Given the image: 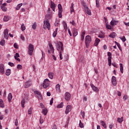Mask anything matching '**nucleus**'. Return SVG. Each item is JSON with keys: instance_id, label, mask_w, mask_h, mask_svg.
I'll use <instances>...</instances> for the list:
<instances>
[{"instance_id": "obj_1", "label": "nucleus", "mask_w": 129, "mask_h": 129, "mask_svg": "<svg viewBox=\"0 0 129 129\" xmlns=\"http://www.w3.org/2000/svg\"><path fill=\"white\" fill-rule=\"evenodd\" d=\"M55 46L56 49L59 52V58L60 60H62V59H63V57L62 56V53L64 52L63 43L61 42H58L57 43H56Z\"/></svg>"}, {"instance_id": "obj_2", "label": "nucleus", "mask_w": 129, "mask_h": 129, "mask_svg": "<svg viewBox=\"0 0 129 129\" xmlns=\"http://www.w3.org/2000/svg\"><path fill=\"white\" fill-rule=\"evenodd\" d=\"M90 43H91V37L89 35H87L85 37V44L87 48L89 47Z\"/></svg>"}, {"instance_id": "obj_3", "label": "nucleus", "mask_w": 129, "mask_h": 129, "mask_svg": "<svg viewBox=\"0 0 129 129\" xmlns=\"http://www.w3.org/2000/svg\"><path fill=\"white\" fill-rule=\"evenodd\" d=\"M50 27L51 25H50V22H49V20L44 21L43 29H44V30H46V29L50 30Z\"/></svg>"}, {"instance_id": "obj_4", "label": "nucleus", "mask_w": 129, "mask_h": 129, "mask_svg": "<svg viewBox=\"0 0 129 129\" xmlns=\"http://www.w3.org/2000/svg\"><path fill=\"white\" fill-rule=\"evenodd\" d=\"M33 52H34V45L31 43H30L28 46L29 55H30V56H32V55H33Z\"/></svg>"}, {"instance_id": "obj_5", "label": "nucleus", "mask_w": 129, "mask_h": 129, "mask_svg": "<svg viewBox=\"0 0 129 129\" xmlns=\"http://www.w3.org/2000/svg\"><path fill=\"white\" fill-rule=\"evenodd\" d=\"M58 18L60 19L62 18V13H63V9L62 8V6L61 4L58 5Z\"/></svg>"}, {"instance_id": "obj_6", "label": "nucleus", "mask_w": 129, "mask_h": 129, "mask_svg": "<svg viewBox=\"0 0 129 129\" xmlns=\"http://www.w3.org/2000/svg\"><path fill=\"white\" fill-rule=\"evenodd\" d=\"M50 85V81H49V79H46L45 80H44V81H43V88H47V87H49Z\"/></svg>"}, {"instance_id": "obj_7", "label": "nucleus", "mask_w": 129, "mask_h": 129, "mask_svg": "<svg viewBox=\"0 0 129 129\" xmlns=\"http://www.w3.org/2000/svg\"><path fill=\"white\" fill-rule=\"evenodd\" d=\"M71 98V94H70V93L67 92L64 95V99L67 101H69V100H70Z\"/></svg>"}, {"instance_id": "obj_8", "label": "nucleus", "mask_w": 129, "mask_h": 129, "mask_svg": "<svg viewBox=\"0 0 129 129\" xmlns=\"http://www.w3.org/2000/svg\"><path fill=\"white\" fill-rule=\"evenodd\" d=\"M0 73L5 74V64L4 63H0Z\"/></svg>"}, {"instance_id": "obj_9", "label": "nucleus", "mask_w": 129, "mask_h": 129, "mask_svg": "<svg viewBox=\"0 0 129 129\" xmlns=\"http://www.w3.org/2000/svg\"><path fill=\"white\" fill-rule=\"evenodd\" d=\"M111 83L112 85H113L114 86H116V84H117V82L116 81V77L114 76L112 77Z\"/></svg>"}, {"instance_id": "obj_10", "label": "nucleus", "mask_w": 129, "mask_h": 129, "mask_svg": "<svg viewBox=\"0 0 129 129\" xmlns=\"http://www.w3.org/2000/svg\"><path fill=\"white\" fill-rule=\"evenodd\" d=\"M90 86L91 88H92V90L93 91H95V92H98L99 91V89L97 87H95L93 84H90Z\"/></svg>"}, {"instance_id": "obj_11", "label": "nucleus", "mask_w": 129, "mask_h": 129, "mask_svg": "<svg viewBox=\"0 0 129 129\" xmlns=\"http://www.w3.org/2000/svg\"><path fill=\"white\" fill-rule=\"evenodd\" d=\"M4 35L5 38L8 40V39L9 38V30H8V29L5 30Z\"/></svg>"}, {"instance_id": "obj_12", "label": "nucleus", "mask_w": 129, "mask_h": 129, "mask_svg": "<svg viewBox=\"0 0 129 129\" xmlns=\"http://www.w3.org/2000/svg\"><path fill=\"white\" fill-rule=\"evenodd\" d=\"M31 85H32V82H31V80H29L27 82H25L24 87L25 88H28L30 87Z\"/></svg>"}, {"instance_id": "obj_13", "label": "nucleus", "mask_w": 129, "mask_h": 129, "mask_svg": "<svg viewBox=\"0 0 129 129\" xmlns=\"http://www.w3.org/2000/svg\"><path fill=\"white\" fill-rule=\"evenodd\" d=\"M118 23V21H116L112 18V20L110 22V25H111V26H116Z\"/></svg>"}, {"instance_id": "obj_14", "label": "nucleus", "mask_w": 129, "mask_h": 129, "mask_svg": "<svg viewBox=\"0 0 129 129\" xmlns=\"http://www.w3.org/2000/svg\"><path fill=\"white\" fill-rule=\"evenodd\" d=\"M50 8H51V9H52V10L53 12H55L56 5L52 1H50Z\"/></svg>"}, {"instance_id": "obj_15", "label": "nucleus", "mask_w": 129, "mask_h": 129, "mask_svg": "<svg viewBox=\"0 0 129 129\" xmlns=\"http://www.w3.org/2000/svg\"><path fill=\"white\" fill-rule=\"evenodd\" d=\"M71 106L70 105L67 106L66 110L65 111L66 114H68L71 111Z\"/></svg>"}, {"instance_id": "obj_16", "label": "nucleus", "mask_w": 129, "mask_h": 129, "mask_svg": "<svg viewBox=\"0 0 129 129\" xmlns=\"http://www.w3.org/2000/svg\"><path fill=\"white\" fill-rule=\"evenodd\" d=\"M34 94H35V95H37L38 96H39V97H38L39 99H42V96L41 95V92L39 91H35L34 92Z\"/></svg>"}, {"instance_id": "obj_17", "label": "nucleus", "mask_w": 129, "mask_h": 129, "mask_svg": "<svg viewBox=\"0 0 129 129\" xmlns=\"http://www.w3.org/2000/svg\"><path fill=\"white\" fill-rule=\"evenodd\" d=\"M29 97L27 96L26 98H24L22 101H21V105L22 107H25V102H26V99L27 100H28Z\"/></svg>"}, {"instance_id": "obj_18", "label": "nucleus", "mask_w": 129, "mask_h": 129, "mask_svg": "<svg viewBox=\"0 0 129 129\" xmlns=\"http://www.w3.org/2000/svg\"><path fill=\"white\" fill-rule=\"evenodd\" d=\"M8 99L9 102H12V99H13V95L10 93L8 96Z\"/></svg>"}, {"instance_id": "obj_19", "label": "nucleus", "mask_w": 129, "mask_h": 129, "mask_svg": "<svg viewBox=\"0 0 129 129\" xmlns=\"http://www.w3.org/2000/svg\"><path fill=\"white\" fill-rule=\"evenodd\" d=\"M99 42H100V39H99V38H96L95 40V43L94 44V46H95V47H97L98 44H99Z\"/></svg>"}, {"instance_id": "obj_20", "label": "nucleus", "mask_w": 129, "mask_h": 129, "mask_svg": "<svg viewBox=\"0 0 129 129\" xmlns=\"http://www.w3.org/2000/svg\"><path fill=\"white\" fill-rule=\"evenodd\" d=\"M48 46L50 49V51L52 52V53H54L55 49H54V47H53V45L51 43L48 44Z\"/></svg>"}, {"instance_id": "obj_21", "label": "nucleus", "mask_w": 129, "mask_h": 129, "mask_svg": "<svg viewBox=\"0 0 129 129\" xmlns=\"http://www.w3.org/2000/svg\"><path fill=\"white\" fill-rule=\"evenodd\" d=\"M85 11L87 13V15H89V16H91V11L89 9H88V7H86L85 9Z\"/></svg>"}, {"instance_id": "obj_22", "label": "nucleus", "mask_w": 129, "mask_h": 129, "mask_svg": "<svg viewBox=\"0 0 129 129\" xmlns=\"http://www.w3.org/2000/svg\"><path fill=\"white\" fill-rule=\"evenodd\" d=\"M19 57H20V54H19L18 53H16V55L15 56V58L16 60L18 61V62H21V59H20V58H19Z\"/></svg>"}, {"instance_id": "obj_23", "label": "nucleus", "mask_w": 129, "mask_h": 129, "mask_svg": "<svg viewBox=\"0 0 129 129\" xmlns=\"http://www.w3.org/2000/svg\"><path fill=\"white\" fill-rule=\"evenodd\" d=\"M58 33V28H56L55 30L54 31V32L52 34V36L53 38H55L56 36H57V34Z\"/></svg>"}, {"instance_id": "obj_24", "label": "nucleus", "mask_w": 129, "mask_h": 129, "mask_svg": "<svg viewBox=\"0 0 129 129\" xmlns=\"http://www.w3.org/2000/svg\"><path fill=\"white\" fill-rule=\"evenodd\" d=\"M48 76L50 79H53V77H54V73L52 72L49 73L48 74Z\"/></svg>"}, {"instance_id": "obj_25", "label": "nucleus", "mask_w": 129, "mask_h": 129, "mask_svg": "<svg viewBox=\"0 0 129 129\" xmlns=\"http://www.w3.org/2000/svg\"><path fill=\"white\" fill-rule=\"evenodd\" d=\"M42 113L44 114V115H47V113H48V110L47 108H44L42 110Z\"/></svg>"}, {"instance_id": "obj_26", "label": "nucleus", "mask_w": 129, "mask_h": 129, "mask_svg": "<svg viewBox=\"0 0 129 129\" xmlns=\"http://www.w3.org/2000/svg\"><path fill=\"white\" fill-rule=\"evenodd\" d=\"M109 37H110V38H112L113 39H114V38H115V37H116V34L115 33V32H113L109 35Z\"/></svg>"}, {"instance_id": "obj_27", "label": "nucleus", "mask_w": 129, "mask_h": 129, "mask_svg": "<svg viewBox=\"0 0 129 129\" xmlns=\"http://www.w3.org/2000/svg\"><path fill=\"white\" fill-rule=\"evenodd\" d=\"M72 13H74V4L73 3L71 4V14H72Z\"/></svg>"}, {"instance_id": "obj_28", "label": "nucleus", "mask_w": 129, "mask_h": 129, "mask_svg": "<svg viewBox=\"0 0 129 129\" xmlns=\"http://www.w3.org/2000/svg\"><path fill=\"white\" fill-rule=\"evenodd\" d=\"M100 123L104 128H106V124L105 123L104 121L101 120Z\"/></svg>"}, {"instance_id": "obj_29", "label": "nucleus", "mask_w": 129, "mask_h": 129, "mask_svg": "<svg viewBox=\"0 0 129 129\" xmlns=\"http://www.w3.org/2000/svg\"><path fill=\"white\" fill-rule=\"evenodd\" d=\"M9 20H11V17L5 16L4 18V22H8Z\"/></svg>"}, {"instance_id": "obj_30", "label": "nucleus", "mask_w": 129, "mask_h": 129, "mask_svg": "<svg viewBox=\"0 0 129 129\" xmlns=\"http://www.w3.org/2000/svg\"><path fill=\"white\" fill-rule=\"evenodd\" d=\"M22 6H23V4L22 3L18 4L16 7V11H19V10L21 9V7H22Z\"/></svg>"}, {"instance_id": "obj_31", "label": "nucleus", "mask_w": 129, "mask_h": 129, "mask_svg": "<svg viewBox=\"0 0 129 129\" xmlns=\"http://www.w3.org/2000/svg\"><path fill=\"white\" fill-rule=\"evenodd\" d=\"M6 75L7 76H10V75H11V69H8L6 70Z\"/></svg>"}, {"instance_id": "obj_32", "label": "nucleus", "mask_w": 129, "mask_h": 129, "mask_svg": "<svg viewBox=\"0 0 129 129\" xmlns=\"http://www.w3.org/2000/svg\"><path fill=\"white\" fill-rule=\"evenodd\" d=\"M0 107H1L2 108H4L5 107V104H4V101L3 100L0 99Z\"/></svg>"}, {"instance_id": "obj_33", "label": "nucleus", "mask_w": 129, "mask_h": 129, "mask_svg": "<svg viewBox=\"0 0 129 129\" xmlns=\"http://www.w3.org/2000/svg\"><path fill=\"white\" fill-rule=\"evenodd\" d=\"M55 88H56V91L57 92H60V85H59V84L56 85V86H55Z\"/></svg>"}, {"instance_id": "obj_34", "label": "nucleus", "mask_w": 129, "mask_h": 129, "mask_svg": "<svg viewBox=\"0 0 129 129\" xmlns=\"http://www.w3.org/2000/svg\"><path fill=\"white\" fill-rule=\"evenodd\" d=\"M78 35V32H77V29H74L73 31L74 37H76Z\"/></svg>"}, {"instance_id": "obj_35", "label": "nucleus", "mask_w": 129, "mask_h": 129, "mask_svg": "<svg viewBox=\"0 0 129 129\" xmlns=\"http://www.w3.org/2000/svg\"><path fill=\"white\" fill-rule=\"evenodd\" d=\"M62 24H63V27L65 31H67V29H68L67 24L64 21L63 22Z\"/></svg>"}, {"instance_id": "obj_36", "label": "nucleus", "mask_w": 129, "mask_h": 129, "mask_svg": "<svg viewBox=\"0 0 129 129\" xmlns=\"http://www.w3.org/2000/svg\"><path fill=\"white\" fill-rule=\"evenodd\" d=\"M119 66L121 73H123V67L122 66V63H120Z\"/></svg>"}, {"instance_id": "obj_37", "label": "nucleus", "mask_w": 129, "mask_h": 129, "mask_svg": "<svg viewBox=\"0 0 129 129\" xmlns=\"http://www.w3.org/2000/svg\"><path fill=\"white\" fill-rule=\"evenodd\" d=\"M84 36H85V32L84 31L81 34V40L82 41H84Z\"/></svg>"}, {"instance_id": "obj_38", "label": "nucleus", "mask_w": 129, "mask_h": 129, "mask_svg": "<svg viewBox=\"0 0 129 129\" xmlns=\"http://www.w3.org/2000/svg\"><path fill=\"white\" fill-rule=\"evenodd\" d=\"M64 106L63 102H61L57 106V108H62Z\"/></svg>"}, {"instance_id": "obj_39", "label": "nucleus", "mask_w": 129, "mask_h": 129, "mask_svg": "<svg viewBox=\"0 0 129 129\" xmlns=\"http://www.w3.org/2000/svg\"><path fill=\"white\" fill-rule=\"evenodd\" d=\"M117 121L118 122H119V123H121L122 121H123V117H121V118H118Z\"/></svg>"}, {"instance_id": "obj_40", "label": "nucleus", "mask_w": 129, "mask_h": 129, "mask_svg": "<svg viewBox=\"0 0 129 129\" xmlns=\"http://www.w3.org/2000/svg\"><path fill=\"white\" fill-rule=\"evenodd\" d=\"M108 61L109 66H111V56L108 57Z\"/></svg>"}, {"instance_id": "obj_41", "label": "nucleus", "mask_w": 129, "mask_h": 129, "mask_svg": "<svg viewBox=\"0 0 129 129\" xmlns=\"http://www.w3.org/2000/svg\"><path fill=\"white\" fill-rule=\"evenodd\" d=\"M81 114L83 117V118H85V112H84L83 110H81Z\"/></svg>"}, {"instance_id": "obj_42", "label": "nucleus", "mask_w": 129, "mask_h": 129, "mask_svg": "<svg viewBox=\"0 0 129 129\" xmlns=\"http://www.w3.org/2000/svg\"><path fill=\"white\" fill-rule=\"evenodd\" d=\"M5 44H6V41H5V40H2L1 41L0 45H1V46H5Z\"/></svg>"}, {"instance_id": "obj_43", "label": "nucleus", "mask_w": 129, "mask_h": 129, "mask_svg": "<svg viewBox=\"0 0 129 129\" xmlns=\"http://www.w3.org/2000/svg\"><path fill=\"white\" fill-rule=\"evenodd\" d=\"M21 30L22 31H24L25 30H26V26H25V24L23 23L21 25Z\"/></svg>"}, {"instance_id": "obj_44", "label": "nucleus", "mask_w": 129, "mask_h": 129, "mask_svg": "<svg viewBox=\"0 0 129 129\" xmlns=\"http://www.w3.org/2000/svg\"><path fill=\"white\" fill-rule=\"evenodd\" d=\"M96 7L97 8H99L100 4H99V0H96Z\"/></svg>"}, {"instance_id": "obj_45", "label": "nucleus", "mask_w": 129, "mask_h": 129, "mask_svg": "<svg viewBox=\"0 0 129 129\" xmlns=\"http://www.w3.org/2000/svg\"><path fill=\"white\" fill-rule=\"evenodd\" d=\"M32 29H33V30H36V29H37V23H34L33 24V25H32Z\"/></svg>"}, {"instance_id": "obj_46", "label": "nucleus", "mask_w": 129, "mask_h": 129, "mask_svg": "<svg viewBox=\"0 0 129 129\" xmlns=\"http://www.w3.org/2000/svg\"><path fill=\"white\" fill-rule=\"evenodd\" d=\"M1 9L3 12H7V8L5 6H1Z\"/></svg>"}, {"instance_id": "obj_47", "label": "nucleus", "mask_w": 129, "mask_h": 129, "mask_svg": "<svg viewBox=\"0 0 129 129\" xmlns=\"http://www.w3.org/2000/svg\"><path fill=\"white\" fill-rule=\"evenodd\" d=\"M22 68H23V67L21 64H18L17 66V69L18 70H21Z\"/></svg>"}, {"instance_id": "obj_48", "label": "nucleus", "mask_w": 129, "mask_h": 129, "mask_svg": "<svg viewBox=\"0 0 129 129\" xmlns=\"http://www.w3.org/2000/svg\"><path fill=\"white\" fill-rule=\"evenodd\" d=\"M15 124L16 126H18V125H19V120H18V119H16Z\"/></svg>"}, {"instance_id": "obj_49", "label": "nucleus", "mask_w": 129, "mask_h": 129, "mask_svg": "<svg viewBox=\"0 0 129 129\" xmlns=\"http://www.w3.org/2000/svg\"><path fill=\"white\" fill-rule=\"evenodd\" d=\"M32 110H33V109L32 108H30L28 110V114H32Z\"/></svg>"}, {"instance_id": "obj_50", "label": "nucleus", "mask_w": 129, "mask_h": 129, "mask_svg": "<svg viewBox=\"0 0 129 129\" xmlns=\"http://www.w3.org/2000/svg\"><path fill=\"white\" fill-rule=\"evenodd\" d=\"M80 127H81V128H83V127H84V125L81 122V120H80V123H79Z\"/></svg>"}, {"instance_id": "obj_51", "label": "nucleus", "mask_w": 129, "mask_h": 129, "mask_svg": "<svg viewBox=\"0 0 129 129\" xmlns=\"http://www.w3.org/2000/svg\"><path fill=\"white\" fill-rule=\"evenodd\" d=\"M121 40H122V42H125L126 41V39H125V37L123 36L122 37H120Z\"/></svg>"}, {"instance_id": "obj_52", "label": "nucleus", "mask_w": 129, "mask_h": 129, "mask_svg": "<svg viewBox=\"0 0 129 129\" xmlns=\"http://www.w3.org/2000/svg\"><path fill=\"white\" fill-rule=\"evenodd\" d=\"M70 24H72L73 26H76V23H75V21L74 20H73L72 22H70Z\"/></svg>"}, {"instance_id": "obj_53", "label": "nucleus", "mask_w": 129, "mask_h": 129, "mask_svg": "<svg viewBox=\"0 0 129 129\" xmlns=\"http://www.w3.org/2000/svg\"><path fill=\"white\" fill-rule=\"evenodd\" d=\"M8 64L9 65V66H11V67H14V66H15V65L14 64V63L11 62H9L8 63Z\"/></svg>"}, {"instance_id": "obj_54", "label": "nucleus", "mask_w": 129, "mask_h": 129, "mask_svg": "<svg viewBox=\"0 0 129 129\" xmlns=\"http://www.w3.org/2000/svg\"><path fill=\"white\" fill-rule=\"evenodd\" d=\"M106 28L107 29H108V30H111V26L109 25H106Z\"/></svg>"}, {"instance_id": "obj_55", "label": "nucleus", "mask_w": 129, "mask_h": 129, "mask_svg": "<svg viewBox=\"0 0 129 129\" xmlns=\"http://www.w3.org/2000/svg\"><path fill=\"white\" fill-rule=\"evenodd\" d=\"M44 122V120L42 118V117L40 118V123H43Z\"/></svg>"}, {"instance_id": "obj_56", "label": "nucleus", "mask_w": 129, "mask_h": 129, "mask_svg": "<svg viewBox=\"0 0 129 129\" xmlns=\"http://www.w3.org/2000/svg\"><path fill=\"white\" fill-rule=\"evenodd\" d=\"M123 98V100H124V101H125V100H126V99H127V96L124 95Z\"/></svg>"}, {"instance_id": "obj_57", "label": "nucleus", "mask_w": 129, "mask_h": 129, "mask_svg": "<svg viewBox=\"0 0 129 129\" xmlns=\"http://www.w3.org/2000/svg\"><path fill=\"white\" fill-rule=\"evenodd\" d=\"M68 33L70 37H72V33H71V31L70 30V29H68Z\"/></svg>"}, {"instance_id": "obj_58", "label": "nucleus", "mask_w": 129, "mask_h": 129, "mask_svg": "<svg viewBox=\"0 0 129 129\" xmlns=\"http://www.w3.org/2000/svg\"><path fill=\"white\" fill-rule=\"evenodd\" d=\"M20 38L22 41H25V37H24L22 34L21 35Z\"/></svg>"}, {"instance_id": "obj_59", "label": "nucleus", "mask_w": 129, "mask_h": 129, "mask_svg": "<svg viewBox=\"0 0 129 129\" xmlns=\"http://www.w3.org/2000/svg\"><path fill=\"white\" fill-rule=\"evenodd\" d=\"M14 47L16 48V49H18V44H17L16 43H14Z\"/></svg>"}, {"instance_id": "obj_60", "label": "nucleus", "mask_w": 129, "mask_h": 129, "mask_svg": "<svg viewBox=\"0 0 129 129\" xmlns=\"http://www.w3.org/2000/svg\"><path fill=\"white\" fill-rule=\"evenodd\" d=\"M112 65L114 66V67H115L116 68H117V66L116 65V63L115 62H113L112 63Z\"/></svg>"}, {"instance_id": "obj_61", "label": "nucleus", "mask_w": 129, "mask_h": 129, "mask_svg": "<svg viewBox=\"0 0 129 129\" xmlns=\"http://www.w3.org/2000/svg\"><path fill=\"white\" fill-rule=\"evenodd\" d=\"M53 98H51L50 101V105H52V104H53Z\"/></svg>"}, {"instance_id": "obj_62", "label": "nucleus", "mask_w": 129, "mask_h": 129, "mask_svg": "<svg viewBox=\"0 0 129 129\" xmlns=\"http://www.w3.org/2000/svg\"><path fill=\"white\" fill-rule=\"evenodd\" d=\"M46 95L47 96H51V93H50V92H47L46 93Z\"/></svg>"}, {"instance_id": "obj_63", "label": "nucleus", "mask_w": 129, "mask_h": 129, "mask_svg": "<svg viewBox=\"0 0 129 129\" xmlns=\"http://www.w3.org/2000/svg\"><path fill=\"white\" fill-rule=\"evenodd\" d=\"M107 55H108V57H111V52H108Z\"/></svg>"}, {"instance_id": "obj_64", "label": "nucleus", "mask_w": 129, "mask_h": 129, "mask_svg": "<svg viewBox=\"0 0 129 129\" xmlns=\"http://www.w3.org/2000/svg\"><path fill=\"white\" fill-rule=\"evenodd\" d=\"M52 129H57V126H56V125H54Z\"/></svg>"}]
</instances>
